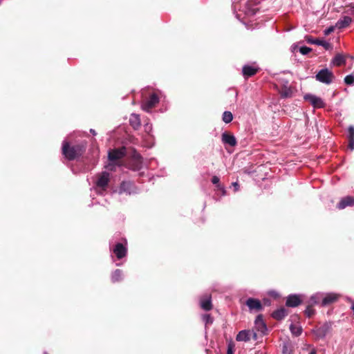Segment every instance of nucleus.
I'll list each match as a JSON object with an SVG mask.
<instances>
[{"label": "nucleus", "mask_w": 354, "mask_h": 354, "mask_svg": "<svg viewBox=\"0 0 354 354\" xmlns=\"http://www.w3.org/2000/svg\"><path fill=\"white\" fill-rule=\"evenodd\" d=\"M84 151L85 147L82 145L70 146L66 140L62 142V154L68 160H73L82 156Z\"/></svg>", "instance_id": "obj_1"}, {"label": "nucleus", "mask_w": 354, "mask_h": 354, "mask_svg": "<svg viewBox=\"0 0 354 354\" xmlns=\"http://www.w3.org/2000/svg\"><path fill=\"white\" fill-rule=\"evenodd\" d=\"M110 180V174L106 171L100 174L95 183V190L100 194H103L106 190Z\"/></svg>", "instance_id": "obj_2"}, {"label": "nucleus", "mask_w": 354, "mask_h": 354, "mask_svg": "<svg viewBox=\"0 0 354 354\" xmlns=\"http://www.w3.org/2000/svg\"><path fill=\"white\" fill-rule=\"evenodd\" d=\"M126 152L125 147L109 150L108 153V158L111 162L106 166V167L109 169L112 170L113 167V164L115 161L122 158L126 155Z\"/></svg>", "instance_id": "obj_3"}, {"label": "nucleus", "mask_w": 354, "mask_h": 354, "mask_svg": "<svg viewBox=\"0 0 354 354\" xmlns=\"http://www.w3.org/2000/svg\"><path fill=\"white\" fill-rule=\"evenodd\" d=\"M315 79L319 82L328 85L333 82L335 76L328 68H323L316 74Z\"/></svg>", "instance_id": "obj_4"}, {"label": "nucleus", "mask_w": 354, "mask_h": 354, "mask_svg": "<svg viewBox=\"0 0 354 354\" xmlns=\"http://www.w3.org/2000/svg\"><path fill=\"white\" fill-rule=\"evenodd\" d=\"M245 304L248 307L250 313H259L263 310V306L258 299L249 297L246 299Z\"/></svg>", "instance_id": "obj_5"}, {"label": "nucleus", "mask_w": 354, "mask_h": 354, "mask_svg": "<svg viewBox=\"0 0 354 354\" xmlns=\"http://www.w3.org/2000/svg\"><path fill=\"white\" fill-rule=\"evenodd\" d=\"M160 97L156 93H152L149 97L144 101L142 104V109L147 111L150 112L151 109L159 102Z\"/></svg>", "instance_id": "obj_6"}, {"label": "nucleus", "mask_w": 354, "mask_h": 354, "mask_svg": "<svg viewBox=\"0 0 354 354\" xmlns=\"http://www.w3.org/2000/svg\"><path fill=\"white\" fill-rule=\"evenodd\" d=\"M304 98L305 100L309 102L315 109L324 108L326 106V103L324 100L315 95L308 93L304 95Z\"/></svg>", "instance_id": "obj_7"}, {"label": "nucleus", "mask_w": 354, "mask_h": 354, "mask_svg": "<svg viewBox=\"0 0 354 354\" xmlns=\"http://www.w3.org/2000/svg\"><path fill=\"white\" fill-rule=\"evenodd\" d=\"M221 141L225 145L230 147H235L237 144L235 136L227 131H225L221 135Z\"/></svg>", "instance_id": "obj_8"}, {"label": "nucleus", "mask_w": 354, "mask_h": 354, "mask_svg": "<svg viewBox=\"0 0 354 354\" xmlns=\"http://www.w3.org/2000/svg\"><path fill=\"white\" fill-rule=\"evenodd\" d=\"M110 251L118 259L124 257L127 252L126 245H115L113 248H110Z\"/></svg>", "instance_id": "obj_9"}, {"label": "nucleus", "mask_w": 354, "mask_h": 354, "mask_svg": "<svg viewBox=\"0 0 354 354\" xmlns=\"http://www.w3.org/2000/svg\"><path fill=\"white\" fill-rule=\"evenodd\" d=\"M134 185L130 181H123L120 186L119 193L120 194H131L134 193Z\"/></svg>", "instance_id": "obj_10"}, {"label": "nucleus", "mask_w": 354, "mask_h": 354, "mask_svg": "<svg viewBox=\"0 0 354 354\" xmlns=\"http://www.w3.org/2000/svg\"><path fill=\"white\" fill-rule=\"evenodd\" d=\"M301 295H290L286 299V304L288 307H296L301 303Z\"/></svg>", "instance_id": "obj_11"}, {"label": "nucleus", "mask_w": 354, "mask_h": 354, "mask_svg": "<svg viewBox=\"0 0 354 354\" xmlns=\"http://www.w3.org/2000/svg\"><path fill=\"white\" fill-rule=\"evenodd\" d=\"M200 306L202 309L209 311L212 308L211 295H205L200 299Z\"/></svg>", "instance_id": "obj_12"}, {"label": "nucleus", "mask_w": 354, "mask_h": 354, "mask_svg": "<svg viewBox=\"0 0 354 354\" xmlns=\"http://www.w3.org/2000/svg\"><path fill=\"white\" fill-rule=\"evenodd\" d=\"M339 298V295L335 293H324V299H323V303H322V306H328L336 301H337Z\"/></svg>", "instance_id": "obj_13"}, {"label": "nucleus", "mask_w": 354, "mask_h": 354, "mask_svg": "<svg viewBox=\"0 0 354 354\" xmlns=\"http://www.w3.org/2000/svg\"><path fill=\"white\" fill-rule=\"evenodd\" d=\"M354 205V197L353 196H346L342 198L339 203L337 205V207L339 209H343L348 206H353Z\"/></svg>", "instance_id": "obj_14"}, {"label": "nucleus", "mask_w": 354, "mask_h": 354, "mask_svg": "<svg viewBox=\"0 0 354 354\" xmlns=\"http://www.w3.org/2000/svg\"><path fill=\"white\" fill-rule=\"evenodd\" d=\"M308 43L311 44H316L317 46H323L326 50L331 48V45L329 42L324 39H313L312 37H308L306 39Z\"/></svg>", "instance_id": "obj_15"}, {"label": "nucleus", "mask_w": 354, "mask_h": 354, "mask_svg": "<svg viewBox=\"0 0 354 354\" xmlns=\"http://www.w3.org/2000/svg\"><path fill=\"white\" fill-rule=\"evenodd\" d=\"M254 324H255V327L258 331L264 333L265 331L267 330V326H266V323L263 321L262 315H259L257 316L255 321H254Z\"/></svg>", "instance_id": "obj_16"}, {"label": "nucleus", "mask_w": 354, "mask_h": 354, "mask_svg": "<svg viewBox=\"0 0 354 354\" xmlns=\"http://www.w3.org/2000/svg\"><path fill=\"white\" fill-rule=\"evenodd\" d=\"M352 21L353 19L351 17L348 16H344L337 21L335 27L338 29H343L348 27L352 23Z\"/></svg>", "instance_id": "obj_17"}, {"label": "nucleus", "mask_w": 354, "mask_h": 354, "mask_svg": "<svg viewBox=\"0 0 354 354\" xmlns=\"http://www.w3.org/2000/svg\"><path fill=\"white\" fill-rule=\"evenodd\" d=\"M250 339V332L248 330H243L236 335V340L238 342H248Z\"/></svg>", "instance_id": "obj_18"}, {"label": "nucleus", "mask_w": 354, "mask_h": 354, "mask_svg": "<svg viewBox=\"0 0 354 354\" xmlns=\"http://www.w3.org/2000/svg\"><path fill=\"white\" fill-rule=\"evenodd\" d=\"M323 299H324V293L323 292H317L314 295H313L309 301L308 303H310L312 305H316L323 303Z\"/></svg>", "instance_id": "obj_19"}, {"label": "nucleus", "mask_w": 354, "mask_h": 354, "mask_svg": "<svg viewBox=\"0 0 354 354\" xmlns=\"http://www.w3.org/2000/svg\"><path fill=\"white\" fill-rule=\"evenodd\" d=\"M242 72L245 77H251L256 74L257 72V68L252 66L245 65L243 67Z\"/></svg>", "instance_id": "obj_20"}, {"label": "nucleus", "mask_w": 354, "mask_h": 354, "mask_svg": "<svg viewBox=\"0 0 354 354\" xmlns=\"http://www.w3.org/2000/svg\"><path fill=\"white\" fill-rule=\"evenodd\" d=\"M287 315V310L284 308H281L274 310L272 316L277 320L283 319Z\"/></svg>", "instance_id": "obj_21"}, {"label": "nucleus", "mask_w": 354, "mask_h": 354, "mask_svg": "<svg viewBox=\"0 0 354 354\" xmlns=\"http://www.w3.org/2000/svg\"><path fill=\"white\" fill-rule=\"evenodd\" d=\"M346 62V57L342 54H337L331 61V63L335 66H342Z\"/></svg>", "instance_id": "obj_22"}, {"label": "nucleus", "mask_w": 354, "mask_h": 354, "mask_svg": "<svg viewBox=\"0 0 354 354\" xmlns=\"http://www.w3.org/2000/svg\"><path fill=\"white\" fill-rule=\"evenodd\" d=\"M129 122L133 129H137L140 126V120L139 115L132 113L130 116Z\"/></svg>", "instance_id": "obj_23"}, {"label": "nucleus", "mask_w": 354, "mask_h": 354, "mask_svg": "<svg viewBox=\"0 0 354 354\" xmlns=\"http://www.w3.org/2000/svg\"><path fill=\"white\" fill-rule=\"evenodd\" d=\"M290 330L292 335L295 337L299 336L302 333V328L299 324H291L290 325Z\"/></svg>", "instance_id": "obj_24"}, {"label": "nucleus", "mask_w": 354, "mask_h": 354, "mask_svg": "<svg viewBox=\"0 0 354 354\" xmlns=\"http://www.w3.org/2000/svg\"><path fill=\"white\" fill-rule=\"evenodd\" d=\"M122 271L120 269H116L111 274V281L113 283L120 281L122 279Z\"/></svg>", "instance_id": "obj_25"}, {"label": "nucleus", "mask_w": 354, "mask_h": 354, "mask_svg": "<svg viewBox=\"0 0 354 354\" xmlns=\"http://www.w3.org/2000/svg\"><path fill=\"white\" fill-rule=\"evenodd\" d=\"M222 120L226 124L231 122L233 120L232 113L230 111H224L223 113Z\"/></svg>", "instance_id": "obj_26"}, {"label": "nucleus", "mask_w": 354, "mask_h": 354, "mask_svg": "<svg viewBox=\"0 0 354 354\" xmlns=\"http://www.w3.org/2000/svg\"><path fill=\"white\" fill-rule=\"evenodd\" d=\"M313 305L308 303L306 306L304 313L307 317L310 318L315 313V310L313 308Z\"/></svg>", "instance_id": "obj_27"}, {"label": "nucleus", "mask_w": 354, "mask_h": 354, "mask_svg": "<svg viewBox=\"0 0 354 354\" xmlns=\"http://www.w3.org/2000/svg\"><path fill=\"white\" fill-rule=\"evenodd\" d=\"M344 82L348 85H354V75L351 74L344 78Z\"/></svg>", "instance_id": "obj_28"}, {"label": "nucleus", "mask_w": 354, "mask_h": 354, "mask_svg": "<svg viewBox=\"0 0 354 354\" xmlns=\"http://www.w3.org/2000/svg\"><path fill=\"white\" fill-rule=\"evenodd\" d=\"M203 321L205 323V324H212L213 322V319L209 314H205L202 317Z\"/></svg>", "instance_id": "obj_29"}, {"label": "nucleus", "mask_w": 354, "mask_h": 354, "mask_svg": "<svg viewBox=\"0 0 354 354\" xmlns=\"http://www.w3.org/2000/svg\"><path fill=\"white\" fill-rule=\"evenodd\" d=\"M311 50L312 49L307 46H301L299 48V52L304 55L308 54L310 52H311Z\"/></svg>", "instance_id": "obj_30"}, {"label": "nucleus", "mask_w": 354, "mask_h": 354, "mask_svg": "<svg viewBox=\"0 0 354 354\" xmlns=\"http://www.w3.org/2000/svg\"><path fill=\"white\" fill-rule=\"evenodd\" d=\"M216 189H217V190H218V192H220L221 195L222 196H225V195L227 194L226 189H225V187H224L223 185H221V184L218 185L216 187Z\"/></svg>", "instance_id": "obj_31"}, {"label": "nucleus", "mask_w": 354, "mask_h": 354, "mask_svg": "<svg viewBox=\"0 0 354 354\" xmlns=\"http://www.w3.org/2000/svg\"><path fill=\"white\" fill-rule=\"evenodd\" d=\"M234 344L232 342H230L227 344V354H234Z\"/></svg>", "instance_id": "obj_32"}, {"label": "nucleus", "mask_w": 354, "mask_h": 354, "mask_svg": "<svg viewBox=\"0 0 354 354\" xmlns=\"http://www.w3.org/2000/svg\"><path fill=\"white\" fill-rule=\"evenodd\" d=\"M317 331L318 336L324 337L326 335V328L324 327H321L318 328Z\"/></svg>", "instance_id": "obj_33"}, {"label": "nucleus", "mask_w": 354, "mask_h": 354, "mask_svg": "<svg viewBox=\"0 0 354 354\" xmlns=\"http://www.w3.org/2000/svg\"><path fill=\"white\" fill-rule=\"evenodd\" d=\"M348 138H354V127L350 126L348 127Z\"/></svg>", "instance_id": "obj_34"}, {"label": "nucleus", "mask_w": 354, "mask_h": 354, "mask_svg": "<svg viewBox=\"0 0 354 354\" xmlns=\"http://www.w3.org/2000/svg\"><path fill=\"white\" fill-rule=\"evenodd\" d=\"M212 183L216 185V187H217L218 185H220V179L218 176H214L212 178Z\"/></svg>", "instance_id": "obj_35"}, {"label": "nucleus", "mask_w": 354, "mask_h": 354, "mask_svg": "<svg viewBox=\"0 0 354 354\" xmlns=\"http://www.w3.org/2000/svg\"><path fill=\"white\" fill-rule=\"evenodd\" d=\"M145 131L147 133H149L152 130V125L151 124L147 123L144 126Z\"/></svg>", "instance_id": "obj_36"}, {"label": "nucleus", "mask_w": 354, "mask_h": 354, "mask_svg": "<svg viewBox=\"0 0 354 354\" xmlns=\"http://www.w3.org/2000/svg\"><path fill=\"white\" fill-rule=\"evenodd\" d=\"M348 148L353 151L354 149V138H348Z\"/></svg>", "instance_id": "obj_37"}, {"label": "nucleus", "mask_w": 354, "mask_h": 354, "mask_svg": "<svg viewBox=\"0 0 354 354\" xmlns=\"http://www.w3.org/2000/svg\"><path fill=\"white\" fill-rule=\"evenodd\" d=\"M334 31V27L333 26H330L326 29L324 30V35H329L330 33H331L332 32Z\"/></svg>", "instance_id": "obj_38"}, {"label": "nucleus", "mask_w": 354, "mask_h": 354, "mask_svg": "<svg viewBox=\"0 0 354 354\" xmlns=\"http://www.w3.org/2000/svg\"><path fill=\"white\" fill-rule=\"evenodd\" d=\"M232 186L234 188V191L236 192L237 191H239V185L237 182H234L232 184Z\"/></svg>", "instance_id": "obj_39"}, {"label": "nucleus", "mask_w": 354, "mask_h": 354, "mask_svg": "<svg viewBox=\"0 0 354 354\" xmlns=\"http://www.w3.org/2000/svg\"><path fill=\"white\" fill-rule=\"evenodd\" d=\"M347 301H348V302L351 303V304H352V305H351V310H353V314H354V300H353V299H351V298H347Z\"/></svg>", "instance_id": "obj_40"}, {"label": "nucleus", "mask_w": 354, "mask_h": 354, "mask_svg": "<svg viewBox=\"0 0 354 354\" xmlns=\"http://www.w3.org/2000/svg\"><path fill=\"white\" fill-rule=\"evenodd\" d=\"M297 48V46L296 44H292L291 46V50L292 52L295 51Z\"/></svg>", "instance_id": "obj_41"}, {"label": "nucleus", "mask_w": 354, "mask_h": 354, "mask_svg": "<svg viewBox=\"0 0 354 354\" xmlns=\"http://www.w3.org/2000/svg\"><path fill=\"white\" fill-rule=\"evenodd\" d=\"M90 132L93 135V136H95L96 135V132L94 129H90Z\"/></svg>", "instance_id": "obj_42"}, {"label": "nucleus", "mask_w": 354, "mask_h": 354, "mask_svg": "<svg viewBox=\"0 0 354 354\" xmlns=\"http://www.w3.org/2000/svg\"><path fill=\"white\" fill-rule=\"evenodd\" d=\"M345 57H348V58H350L351 60H354V56H353V55H346Z\"/></svg>", "instance_id": "obj_43"}, {"label": "nucleus", "mask_w": 354, "mask_h": 354, "mask_svg": "<svg viewBox=\"0 0 354 354\" xmlns=\"http://www.w3.org/2000/svg\"><path fill=\"white\" fill-rule=\"evenodd\" d=\"M283 354H290L289 353H288V351H286V348L284 347L283 349Z\"/></svg>", "instance_id": "obj_44"}, {"label": "nucleus", "mask_w": 354, "mask_h": 354, "mask_svg": "<svg viewBox=\"0 0 354 354\" xmlns=\"http://www.w3.org/2000/svg\"><path fill=\"white\" fill-rule=\"evenodd\" d=\"M115 243H122V242H116ZM127 243V240L126 239H124V243Z\"/></svg>", "instance_id": "obj_45"}, {"label": "nucleus", "mask_w": 354, "mask_h": 354, "mask_svg": "<svg viewBox=\"0 0 354 354\" xmlns=\"http://www.w3.org/2000/svg\"><path fill=\"white\" fill-rule=\"evenodd\" d=\"M308 354H316V352L315 351H312Z\"/></svg>", "instance_id": "obj_46"}, {"label": "nucleus", "mask_w": 354, "mask_h": 354, "mask_svg": "<svg viewBox=\"0 0 354 354\" xmlns=\"http://www.w3.org/2000/svg\"><path fill=\"white\" fill-rule=\"evenodd\" d=\"M115 265H116L117 266H120V263H115Z\"/></svg>", "instance_id": "obj_47"}, {"label": "nucleus", "mask_w": 354, "mask_h": 354, "mask_svg": "<svg viewBox=\"0 0 354 354\" xmlns=\"http://www.w3.org/2000/svg\"><path fill=\"white\" fill-rule=\"evenodd\" d=\"M44 354H48V353L47 352H44Z\"/></svg>", "instance_id": "obj_48"}]
</instances>
